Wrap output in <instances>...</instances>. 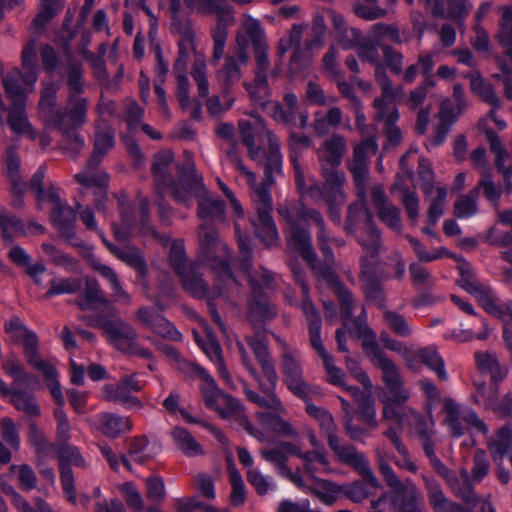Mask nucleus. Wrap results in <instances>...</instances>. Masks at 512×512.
<instances>
[{"label": "nucleus", "mask_w": 512, "mask_h": 512, "mask_svg": "<svg viewBox=\"0 0 512 512\" xmlns=\"http://www.w3.org/2000/svg\"><path fill=\"white\" fill-rule=\"evenodd\" d=\"M140 320L149 326L153 332L174 341L181 339V333L169 322L162 317L154 308H141L138 311Z\"/></svg>", "instance_id": "nucleus-28"}, {"label": "nucleus", "mask_w": 512, "mask_h": 512, "mask_svg": "<svg viewBox=\"0 0 512 512\" xmlns=\"http://www.w3.org/2000/svg\"><path fill=\"white\" fill-rule=\"evenodd\" d=\"M103 242L110 249V251L116 255L119 259L127 263L129 266L135 268L140 273H144L146 269V264L141 254L134 250H121L109 244L104 237H102Z\"/></svg>", "instance_id": "nucleus-58"}, {"label": "nucleus", "mask_w": 512, "mask_h": 512, "mask_svg": "<svg viewBox=\"0 0 512 512\" xmlns=\"http://www.w3.org/2000/svg\"><path fill=\"white\" fill-rule=\"evenodd\" d=\"M489 449L492 453L493 460L499 464L503 456L512 451V431L508 427H503L498 431L493 439L490 440Z\"/></svg>", "instance_id": "nucleus-43"}, {"label": "nucleus", "mask_w": 512, "mask_h": 512, "mask_svg": "<svg viewBox=\"0 0 512 512\" xmlns=\"http://www.w3.org/2000/svg\"><path fill=\"white\" fill-rule=\"evenodd\" d=\"M498 41L506 49V57L512 60V19H507L503 13L499 22Z\"/></svg>", "instance_id": "nucleus-64"}, {"label": "nucleus", "mask_w": 512, "mask_h": 512, "mask_svg": "<svg viewBox=\"0 0 512 512\" xmlns=\"http://www.w3.org/2000/svg\"><path fill=\"white\" fill-rule=\"evenodd\" d=\"M5 162L7 166V173L11 181V192L17 197L13 205L20 207L22 205L21 195L26 189V184L22 182L20 177V160L13 148H8L5 151Z\"/></svg>", "instance_id": "nucleus-36"}, {"label": "nucleus", "mask_w": 512, "mask_h": 512, "mask_svg": "<svg viewBox=\"0 0 512 512\" xmlns=\"http://www.w3.org/2000/svg\"><path fill=\"white\" fill-rule=\"evenodd\" d=\"M486 135L490 144V149L495 154V165L503 174L506 183L510 184L512 178V168L505 167V161L508 154L504 149L500 138L495 132H493L490 128H487Z\"/></svg>", "instance_id": "nucleus-42"}, {"label": "nucleus", "mask_w": 512, "mask_h": 512, "mask_svg": "<svg viewBox=\"0 0 512 512\" xmlns=\"http://www.w3.org/2000/svg\"><path fill=\"white\" fill-rule=\"evenodd\" d=\"M62 7L63 0H42L40 10L32 22L33 30L39 32L44 29Z\"/></svg>", "instance_id": "nucleus-47"}, {"label": "nucleus", "mask_w": 512, "mask_h": 512, "mask_svg": "<svg viewBox=\"0 0 512 512\" xmlns=\"http://www.w3.org/2000/svg\"><path fill=\"white\" fill-rule=\"evenodd\" d=\"M477 198V189H472L468 194L460 195L454 203V215L459 219L476 215L478 212Z\"/></svg>", "instance_id": "nucleus-49"}, {"label": "nucleus", "mask_w": 512, "mask_h": 512, "mask_svg": "<svg viewBox=\"0 0 512 512\" xmlns=\"http://www.w3.org/2000/svg\"><path fill=\"white\" fill-rule=\"evenodd\" d=\"M378 145L374 138L364 140L353 151L349 170L353 175L358 200L349 206L345 229L354 233L358 229H366L371 237L372 249L378 243V230L372 220V215L366 209V186L368 179V156L377 153Z\"/></svg>", "instance_id": "nucleus-5"}, {"label": "nucleus", "mask_w": 512, "mask_h": 512, "mask_svg": "<svg viewBox=\"0 0 512 512\" xmlns=\"http://www.w3.org/2000/svg\"><path fill=\"white\" fill-rule=\"evenodd\" d=\"M218 77L223 79L224 88H226V90H229L232 84L241 79L242 72L235 57H226L223 68L218 72Z\"/></svg>", "instance_id": "nucleus-60"}, {"label": "nucleus", "mask_w": 512, "mask_h": 512, "mask_svg": "<svg viewBox=\"0 0 512 512\" xmlns=\"http://www.w3.org/2000/svg\"><path fill=\"white\" fill-rule=\"evenodd\" d=\"M377 83L381 88L382 95L374 100L376 118L384 122L388 140L397 145L401 140V132L395 125L399 118L395 101L404 95L403 87H393L389 78L382 71H377Z\"/></svg>", "instance_id": "nucleus-14"}, {"label": "nucleus", "mask_w": 512, "mask_h": 512, "mask_svg": "<svg viewBox=\"0 0 512 512\" xmlns=\"http://www.w3.org/2000/svg\"><path fill=\"white\" fill-rule=\"evenodd\" d=\"M89 264L99 272L110 284L114 300L125 304L130 303L129 294L123 289L116 273L109 266L102 264L94 255L89 256Z\"/></svg>", "instance_id": "nucleus-37"}, {"label": "nucleus", "mask_w": 512, "mask_h": 512, "mask_svg": "<svg viewBox=\"0 0 512 512\" xmlns=\"http://www.w3.org/2000/svg\"><path fill=\"white\" fill-rule=\"evenodd\" d=\"M49 201L53 208L51 212V221L58 229L62 237L67 241L73 242L76 234L73 230V224L76 220V212L68 205L61 203L59 194L56 191L49 192Z\"/></svg>", "instance_id": "nucleus-25"}, {"label": "nucleus", "mask_w": 512, "mask_h": 512, "mask_svg": "<svg viewBox=\"0 0 512 512\" xmlns=\"http://www.w3.org/2000/svg\"><path fill=\"white\" fill-rule=\"evenodd\" d=\"M184 3L192 12L230 18V7L217 0H184Z\"/></svg>", "instance_id": "nucleus-39"}, {"label": "nucleus", "mask_w": 512, "mask_h": 512, "mask_svg": "<svg viewBox=\"0 0 512 512\" xmlns=\"http://www.w3.org/2000/svg\"><path fill=\"white\" fill-rule=\"evenodd\" d=\"M0 227L3 241L6 243H10L15 235L23 231L22 223L3 209H0Z\"/></svg>", "instance_id": "nucleus-61"}, {"label": "nucleus", "mask_w": 512, "mask_h": 512, "mask_svg": "<svg viewBox=\"0 0 512 512\" xmlns=\"http://www.w3.org/2000/svg\"><path fill=\"white\" fill-rule=\"evenodd\" d=\"M11 403L19 410L29 416H39L40 408L34 396L25 391H13L11 393Z\"/></svg>", "instance_id": "nucleus-54"}, {"label": "nucleus", "mask_w": 512, "mask_h": 512, "mask_svg": "<svg viewBox=\"0 0 512 512\" xmlns=\"http://www.w3.org/2000/svg\"><path fill=\"white\" fill-rule=\"evenodd\" d=\"M247 480L259 495H266L275 488L273 479L264 475L259 469H249L247 472Z\"/></svg>", "instance_id": "nucleus-62"}, {"label": "nucleus", "mask_w": 512, "mask_h": 512, "mask_svg": "<svg viewBox=\"0 0 512 512\" xmlns=\"http://www.w3.org/2000/svg\"><path fill=\"white\" fill-rule=\"evenodd\" d=\"M35 57L36 41L31 40L24 46L22 51L23 71L18 70L21 73V76L16 78L17 85L34 88V85L38 79Z\"/></svg>", "instance_id": "nucleus-33"}, {"label": "nucleus", "mask_w": 512, "mask_h": 512, "mask_svg": "<svg viewBox=\"0 0 512 512\" xmlns=\"http://www.w3.org/2000/svg\"><path fill=\"white\" fill-rule=\"evenodd\" d=\"M179 173V181L171 184L174 199L187 207L193 199H197L198 216L202 220L221 218L224 213V204L219 199L209 197L202 177L195 171L194 164L188 161Z\"/></svg>", "instance_id": "nucleus-7"}, {"label": "nucleus", "mask_w": 512, "mask_h": 512, "mask_svg": "<svg viewBox=\"0 0 512 512\" xmlns=\"http://www.w3.org/2000/svg\"><path fill=\"white\" fill-rule=\"evenodd\" d=\"M230 484L232 487L230 500L233 506L239 507L246 501V488L241 474L235 467L229 469Z\"/></svg>", "instance_id": "nucleus-59"}, {"label": "nucleus", "mask_w": 512, "mask_h": 512, "mask_svg": "<svg viewBox=\"0 0 512 512\" xmlns=\"http://www.w3.org/2000/svg\"><path fill=\"white\" fill-rule=\"evenodd\" d=\"M353 10L358 17L370 21L383 18L388 14L385 8L379 6L378 0H358L354 3Z\"/></svg>", "instance_id": "nucleus-52"}, {"label": "nucleus", "mask_w": 512, "mask_h": 512, "mask_svg": "<svg viewBox=\"0 0 512 512\" xmlns=\"http://www.w3.org/2000/svg\"><path fill=\"white\" fill-rule=\"evenodd\" d=\"M244 85L255 104L264 106L269 103L270 90L267 76L255 75L252 82L245 83Z\"/></svg>", "instance_id": "nucleus-50"}, {"label": "nucleus", "mask_w": 512, "mask_h": 512, "mask_svg": "<svg viewBox=\"0 0 512 512\" xmlns=\"http://www.w3.org/2000/svg\"><path fill=\"white\" fill-rule=\"evenodd\" d=\"M409 398L410 393H401L396 402L389 400L386 403V408L382 411V417L384 420L397 424L399 428H402L406 422L412 425L418 434L423 450H425L428 446H434L432 413L429 414V419L424 418L415 409L405 404Z\"/></svg>", "instance_id": "nucleus-12"}, {"label": "nucleus", "mask_w": 512, "mask_h": 512, "mask_svg": "<svg viewBox=\"0 0 512 512\" xmlns=\"http://www.w3.org/2000/svg\"><path fill=\"white\" fill-rule=\"evenodd\" d=\"M373 365L381 370L382 380L391 393V395H383L380 397V401L384 405L383 409L386 408V403L389 400L396 402L401 393H410L409 390L403 389V381L399 369L391 359L384 356L374 362Z\"/></svg>", "instance_id": "nucleus-26"}, {"label": "nucleus", "mask_w": 512, "mask_h": 512, "mask_svg": "<svg viewBox=\"0 0 512 512\" xmlns=\"http://www.w3.org/2000/svg\"><path fill=\"white\" fill-rule=\"evenodd\" d=\"M178 38V58L174 69L186 70L188 61L193 58L191 76L194 79L200 97L209 95V81L207 78V63L205 54L198 47V38L190 21L173 26Z\"/></svg>", "instance_id": "nucleus-8"}, {"label": "nucleus", "mask_w": 512, "mask_h": 512, "mask_svg": "<svg viewBox=\"0 0 512 512\" xmlns=\"http://www.w3.org/2000/svg\"><path fill=\"white\" fill-rule=\"evenodd\" d=\"M82 286L81 280L78 278H54L50 282V288L47 296H55L62 294H72L80 290Z\"/></svg>", "instance_id": "nucleus-56"}, {"label": "nucleus", "mask_w": 512, "mask_h": 512, "mask_svg": "<svg viewBox=\"0 0 512 512\" xmlns=\"http://www.w3.org/2000/svg\"><path fill=\"white\" fill-rule=\"evenodd\" d=\"M128 459L138 463L144 464L153 457L150 451L149 442L145 437H134L130 441L128 448Z\"/></svg>", "instance_id": "nucleus-53"}, {"label": "nucleus", "mask_w": 512, "mask_h": 512, "mask_svg": "<svg viewBox=\"0 0 512 512\" xmlns=\"http://www.w3.org/2000/svg\"><path fill=\"white\" fill-rule=\"evenodd\" d=\"M446 481L451 489L454 491L456 495L463 498L467 502L477 501L480 506V510H482L483 502H488V500L478 499L472 489L469 474L466 470H459L458 472H451L449 476L446 477ZM483 512V511H480Z\"/></svg>", "instance_id": "nucleus-35"}, {"label": "nucleus", "mask_w": 512, "mask_h": 512, "mask_svg": "<svg viewBox=\"0 0 512 512\" xmlns=\"http://www.w3.org/2000/svg\"><path fill=\"white\" fill-rule=\"evenodd\" d=\"M259 453L265 461L274 465L281 474L282 472H288V456H295V453L298 452L295 451L294 443L282 441L274 447L261 449Z\"/></svg>", "instance_id": "nucleus-34"}, {"label": "nucleus", "mask_w": 512, "mask_h": 512, "mask_svg": "<svg viewBox=\"0 0 512 512\" xmlns=\"http://www.w3.org/2000/svg\"><path fill=\"white\" fill-rule=\"evenodd\" d=\"M77 304L82 310L97 311L102 307L107 310L113 309L111 302L101 295L99 283L90 278L86 279L85 290L77 300Z\"/></svg>", "instance_id": "nucleus-31"}, {"label": "nucleus", "mask_w": 512, "mask_h": 512, "mask_svg": "<svg viewBox=\"0 0 512 512\" xmlns=\"http://www.w3.org/2000/svg\"><path fill=\"white\" fill-rule=\"evenodd\" d=\"M443 412L445 414L443 423L448 426L454 437L459 438L466 431L488 434L487 425L478 417L476 412L468 406L457 403L451 397L444 398Z\"/></svg>", "instance_id": "nucleus-17"}, {"label": "nucleus", "mask_w": 512, "mask_h": 512, "mask_svg": "<svg viewBox=\"0 0 512 512\" xmlns=\"http://www.w3.org/2000/svg\"><path fill=\"white\" fill-rule=\"evenodd\" d=\"M37 343V336H30L29 348H26L24 351L26 360L34 369L42 373L51 396L58 405L63 406L65 404V398L57 379L56 363L54 360H45L39 356Z\"/></svg>", "instance_id": "nucleus-20"}, {"label": "nucleus", "mask_w": 512, "mask_h": 512, "mask_svg": "<svg viewBox=\"0 0 512 512\" xmlns=\"http://www.w3.org/2000/svg\"><path fill=\"white\" fill-rule=\"evenodd\" d=\"M242 28L250 38L253 47H260V45L267 44L264 30L257 19L251 16H245L242 21Z\"/></svg>", "instance_id": "nucleus-63"}, {"label": "nucleus", "mask_w": 512, "mask_h": 512, "mask_svg": "<svg viewBox=\"0 0 512 512\" xmlns=\"http://www.w3.org/2000/svg\"><path fill=\"white\" fill-rule=\"evenodd\" d=\"M143 385L135 375H125L118 383H106L101 388V396L104 400L118 403L130 410H140L143 404L140 399L132 395L138 392Z\"/></svg>", "instance_id": "nucleus-21"}, {"label": "nucleus", "mask_w": 512, "mask_h": 512, "mask_svg": "<svg viewBox=\"0 0 512 512\" xmlns=\"http://www.w3.org/2000/svg\"><path fill=\"white\" fill-rule=\"evenodd\" d=\"M171 435L177 448L187 456H196L202 453L201 446L186 429L176 427L172 430Z\"/></svg>", "instance_id": "nucleus-48"}, {"label": "nucleus", "mask_w": 512, "mask_h": 512, "mask_svg": "<svg viewBox=\"0 0 512 512\" xmlns=\"http://www.w3.org/2000/svg\"><path fill=\"white\" fill-rule=\"evenodd\" d=\"M326 505H333L341 494V486L326 480H317L311 489Z\"/></svg>", "instance_id": "nucleus-55"}, {"label": "nucleus", "mask_w": 512, "mask_h": 512, "mask_svg": "<svg viewBox=\"0 0 512 512\" xmlns=\"http://www.w3.org/2000/svg\"><path fill=\"white\" fill-rule=\"evenodd\" d=\"M293 272L295 274V277L297 281L301 285L302 293L305 297V299L302 302V311L306 316V319L309 323V333H310V342L312 347L316 350V352L319 354L322 360L326 359L327 357L331 356L325 349L321 337V317L318 313V311L315 309L312 302L307 298L308 294V287L304 283L302 276L298 271H296L293 268Z\"/></svg>", "instance_id": "nucleus-24"}, {"label": "nucleus", "mask_w": 512, "mask_h": 512, "mask_svg": "<svg viewBox=\"0 0 512 512\" xmlns=\"http://www.w3.org/2000/svg\"><path fill=\"white\" fill-rule=\"evenodd\" d=\"M304 402L306 404L307 414L318 422L337 460L356 469L371 487L377 488L379 482L365 455L358 452L351 445L341 444L337 436V426L331 413L327 409L311 403L310 397Z\"/></svg>", "instance_id": "nucleus-6"}, {"label": "nucleus", "mask_w": 512, "mask_h": 512, "mask_svg": "<svg viewBox=\"0 0 512 512\" xmlns=\"http://www.w3.org/2000/svg\"><path fill=\"white\" fill-rule=\"evenodd\" d=\"M278 213L286 220L288 224V247L290 250L299 252L313 268L315 273L325 280L339 297L346 317L351 315L353 298L351 292L345 288L335 272L329 266H316L315 253L311 247V238L309 233L300 228L301 223L313 222L319 228V241L322 252L327 260L333 258L332 250L327 246L326 235L324 231V221L321 214L315 210H307L294 204L281 205Z\"/></svg>", "instance_id": "nucleus-2"}, {"label": "nucleus", "mask_w": 512, "mask_h": 512, "mask_svg": "<svg viewBox=\"0 0 512 512\" xmlns=\"http://www.w3.org/2000/svg\"><path fill=\"white\" fill-rule=\"evenodd\" d=\"M347 151L346 139L333 134L327 138L317 149V157L321 168V175L326 184V195L336 199L343 198V187L345 184V174L338 170L344 155Z\"/></svg>", "instance_id": "nucleus-9"}, {"label": "nucleus", "mask_w": 512, "mask_h": 512, "mask_svg": "<svg viewBox=\"0 0 512 512\" xmlns=\"http://www.w3.org/2000/svg\"><path fill=\"white\" fill-rule=\"evenodd\" d=\"M94 426L103 435L117 438L123 433L131 431L133 424L129 417L114 413H100L95 418Z\"/></svg>", "instance_id": "nucleus-29"}, {"label": "nucleus", "mask_w": 512, "mask_h": 512, "mask_svg": "<svg viewBox=\"0 0 512 512\" xmlns=\"http://www.w3.org/2000/svg\"><path fill=\"white\" fill-rule=\"evenodd\" d=\"M89 325L102 328L109 342L118 350H133V341L136 340L137 333L131 325L120 318L110 320L100 316L91 319Z\"/></svg>", "instance_id": "nucleus-22"}, {"label": "nucleus", "mask_w": 512, "mask_h": 512, "mask_svg": "<svg viewBox=\"0 0 512 512\" xmlns=\"http://www.w3.org/2000/svg\"><path fill=\"white\" fill-rule=\"evenodd\" d=\"M163 352L175 362L177 369L183 373L202 379L201 392L207 408L216 411L220 417L228 420L232 425L245 429L251 436L260 442H268L269 437L262 430L254 428L245 413L240 401L222 392L214 378L201 366L187 362L171 346H164Z\"/></svg>", "instance_id": "nucleus-3"}, {"label": "nucleus", "mask_w": 512, "mask_h": 512, "mask_svg": "<svg viewBox=\"0 0 512 512\" xmlns=\"http://www.w3.org/2000/svg\"><path fill=\"white\" fill-rule=\"evenodd\" d=\"M375 453L378 469L383 475L386 484L395 493L393 495L384 493L377 500L372 501L368 512H388L391 508L399 512V508L407 502V481H400L392 467L387 463L380 447L375 448Z\"/></svg>", "instance_id": "nucleus-18"}, {"label": "nucleus", "mask_w": 512, "mask_h": 512, "mask_svg": "<svg viewBox=\"0 0 512 512\" xmlns=\"http://www.w3.org/2000/svg\"><path fill=\"white\" fill-rule=\"evenodd\" d=\"M419 364L427 366L440 380L446 381L448 379L444 360L434 346L411 349L407 366L411 369H415Z\"/></svg>", "instance_id": "nucleus-27"}, {"label": "nucleus", "mask_w": 512, "mask_h": 512, "mask_svg": "<svg viewBox=\"0 0 512 512\" xmlns=\"http://www.w3.org/2000/svg\"><path fill=\"white\" fill-rule=\"evenodd\" d=\"M173 161V153L170 150H164L155 155L152 167L153 176L158 186L170 184L169 170Z\"/></svg>", "instance_id": "nucleus-44"}, {"label": "nucleus", "mask_w": 512, "mask_h": 512, "mask_svg": "<svg viewBox=\"0 0 512 512\" xmlns=\"http://www.w3.org/2000/svg\"><path fill=\"white\" fill-rule=\"evenodd\" d=\"M426 197L429 198L430 201L427 212L428 221L432 225H435L444 213L447 189L444 186H439L437 188L434 187V192L430 196Z\"/></svg>", "instance_id": "nucleus-51"}, {"label": "nucleus", "mask_w": 512, "mask_h": 512, "mask_svg": "<svg viewBox=\"0 0 512 512\" xmlns=\"http://www.w3.org/2000/svg\"><path fill=\"white\" fill-rule=\"evenodd\" d=\"M274 338L281 347L280 370L283 377V383L294 396L303 401H307V399L314 393V388L304 378L300 352L290 346L279 336L274 335Z\"/></svg>", "instance_id": "nucleus-13"}, {"label": "nucleus", "mask_w": 512, "mask_h": 512, "mask_svg": "<svg viewBox=\"0 0 512 512\" xmlns=\"http://www.w3.org/2000/svg\"><path fill=\"white\" fill-rule=\"evenodd\" d=\"M361 233L358 235V242L362 246L366 254L370 256L361 257V274L362 288L369 301L375 302L378 306H382L384 297L381 285L376 274L377 260L376 256L380 248V235L378 234V243L375 250L372 249L371 237L366 229H360Z\"/></svg>", "instance_id": "nucleus-16"}, {"label": "nucleus", "mask_w": 512, "mask_h": 512, "mask_svg": "<svg viewBox=\"0 0 512 512\" xmlns=\"http://www.w3.org/2000/svg\"><path fill=\"white\" fill-rule=\"evenodd\" d=\"M195 339L198 345L202 348L203 352L213 363H215L218 374L223 379V381L227 385L233 386L234 384L232 376L225 365L222 349L219 342L209 333L205 339H201L195 334Z\"/></svg>", "instance_id": "nucleus-30"}, {"label": "nucleus", "mask_w": 512, "mask_h": 512, "mask_svg": "<svg viewBox=\"0 0 512 512\" xmlns=\"http://www.w3.org/2000/svg\"><path fill=\"white\" fill-rule=\"evenodd\" d=\"M56 91L57 87L54 83L43 84L39 102V117L47 129L61 132L63 148L74 155L83 149L85 143L74 129L66 128V115L55 107Z\"/></svg>", "instance_id": "nucleus-11"}, {"label": "nucleus", "mask_w": 512, "mask_h": 512, "mask_svg": "<svg viewBox=\"0 0 512 512\" xmlns=\"http://www.w3.org/2000/svg\"><path fill=\"white\" fill-rule=\"evenodd\" d=\"M21 76L17 68L2 73V82L6 95L11 102L8 110L7 124L11 131L21 137L31 140L37 138V133L28 119L26 112V99L34 88L16 84V78Z\"/></svg>", "instance_id": "nucleus-10"}, {"label": "nucleus", "mask_w": 512, "mask_h": 512, "mask_svg": "<svg viewBox=\"0 0 512 512\" xmlns=\"http://www.w3.org/2000/svg\"><path fill=\"white\" fill-rule=\"evenodd\" d=\"M256 417L263 427L278 435L287 437L298 436L297 430L291 425V423L280 416L259 412L256 414Z\"/></svg>", "instance_id": "nucleus-41"}, {"label": "nucleus", "mask_w": 512, "mask_h": 512, "mask_svg": "<svg viewBox=\"0 0 512 512\" xmlns=\"http://www.w3.org/2000/svg\"><path fill=\"white\" fill-rule=\"evenodd\" d=\"M199 242L201 248L207 256V261L213 262L212 266L219 275V281L227 286L237 285L228 265L229 250L227 245L222 242L214 228L200 225L198 230Z\"/></svg>", "instance_id": "nucleus-15"}, {"label": "nucleus", "mask_w": 512, "mask_h": 512, "mask_svg": "<svg viewBox=\"0 0 512 512\" xmlns=\"http://www.w3.org/2000/svg\"><path fill=\"white\" fill-rule=\"evenodd\" d=\"M113 132L109 127L98 130L95 137L94 152L87 162L86 168L75 175V179L84 187H99L105 195L103 188L108 183V175L104 171H94L102 157L113 147Z\"/></svg>", "instance_id": "nucleus-19"}, {"label": "nucleus", "mask_w": 512, "mask_h": 512, "mask_svg": "<svg viewBox=\"0 0 512 512\" xmlns=\"http://www.w3.org/2000/svg\"><path fill=\"white\" fill-rule=\"evenodd\" d=\"M198 265H189L188 271L182 274V284L184 289L195 298H204L206 295L210 298L207 286L202 280L198 271Z\"/></svg>", "instance_id": "nucleus-40"}, {"label": "nucleus", "mask_w": 512, "mask_h": 512, "mask_svg": "<svg viewBox=\"0 0 512 512\" xmlns=\"http://www.w3.org/2000/svg\"><path fill=\"white\" fill-rule=\"evenodd\" d=\"M326 192V184L321 185L319 183H315L309 186L305 193H307L309 196L313 198H319L325 201V203L328 205L331 218L334 221H340L341 214L339 206L343 204L346 200L345 193L343 192V198L340 200L334 197H328L326 195Z\"/></svg>", "instance_id": "nucleus-45"}, {"label": "nucleus", "mask_w": 512, "mask_h": 512, "mask_svg": "<svg viewBox=\"0 0 512 512\" xmlns=\"http://www.w3.org/2000/svg\"><path fill=\"white\" fill-rule=\"evenodd\" d=\"M423 478L427 489L428 500L434 512H466L445 496L437 481L427 476Z\"/></svg>", "instance_id": "nucleus-32"}, {"label": "nucleus", "mask_w": 512, "mask_h": 512, "mask_svg": "<svg viewBox=\"0 0 512 512\" xmlns=\"http://www.w3.org/2000/svg\"><path fill=\"white\" fill-rule=\"evenodd\" d=\"M475 362L479 371L489 374L495 383L502 381L507 375V369L500 365L494 353L477 351L475 353Z\"/></svg>", "instance_id": "nucleus-38"}, {"label": "nucleus", "mask_w": 512, "mask_h": 512, "mask_svg": "<svg viewBox=\"0 0 512 512\" xmlns=\"http://www.w3.org/2000/svg\"><path fill=\"white\" fill-rule=\"evenodd\" d=\"M61 470V484L65 497L72 504H76V491L74 477L70 466L84 467L85 459L76 446L63 444L57 450Z\"/></svg>", "instance_id": "nucleus-23"}, {"label": "nucleus", "mask_w": 512, "mask_h": 512, "mask_svg": "<svg viewBox=\"0 0 512 512\" xmlns=\"http://www.w3.org/2000/svg\"><path fill=\"white\" fill-rule=\"evenodd\" d=\"M295 456L300 458L304 462V468L306 472L313 476L319 465L323 468L328 466V460L325 449H313L312 451L303 452L301 447L295 444Z\"/></svg>", "instance_id": "nucleus-46"}, {"label": "nucleus", "mask_w": 512, "mask_h": 512, "mask_svg": "<svg viewBox=\"0 0 512 512\" xmlns=\"http://www.w3.org/2000/svg\"><path fill=\"white\" fill-rule=\"evenodd\" d=\"M245 341L254 353L255 358L261 367L263 376L268 382V384L262 382L256 368L253 365L252 358L244 346V343L240 340H237L236 345L242 365L258 382L260 389L267 395L266 397H262L247 387V385H245L244 393L247 399L259 407L268 408L278 413L285 414L286 408L275 393V389L278 383V374L271 359L266 341L254 336H245Z\"/></svg>", "instance_id": "nucleus-4"}, {"label": "nucleus", "mask_w": 512, "mask_h": 512, "mask_svg": "<svg viewBox=\"0 0 512 512\" xmlns=\"http://www.w3.org/2000/svg\"><path fill=\"white\" fill-rule=\"evenodd\" d=\"M254 122L239 121V131L243 144L247 147L248 155L252 160L263 164L265 179L261 185L257 184V177L242 162L235 147L226 152L225 159L246 179L253 191V201L257 210V217L251 220L256 236L268 247L278 243L279 234L271 217L272 197L269 192L273 184V173L281 172L282 154L276 136L267 129L258 116L252 115Z\"/></svg>", "instance_id": "nucleus-1"}, {"label": "nucleus", "mask_w": 512, "mask_h": 512, "mask_svg": "<svg viewBox=\"0 0 512 512\" xmlns=\"http://www.w3.org/2000/svg\"><path fill=\"white\" fill-rule=\"evenodd\" d=\"M87 101L85 98L71 97L67 104V116L72 127L82 125L85 122Z\"/></svg>", "instance_id": "nucleus-57"}]
</instances>
